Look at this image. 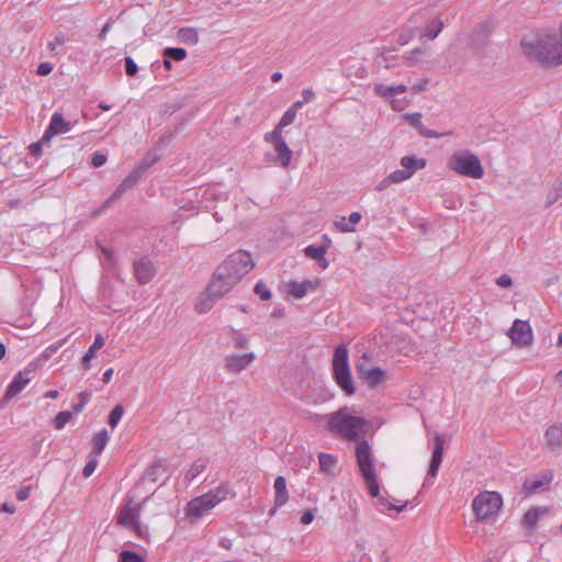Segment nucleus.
<instances>
[{
    "mask_svg": "<svg viewBox=\"0 0 562 562\" xmlns=\"http://www.w3.org/2000/svg\"><path fill=\"white\" fill-rule=\"evenodd\" d=\"M524 54L542 66H562V21L558 33H541L524 37Z\"/></svg>",
    "mask_w": 562,
    "mask_h": 562,
    "instance_id": "1",
    "label": "nucleus"
},
{
    "mask_svg": "<svg viewBox=\"0 0 562 562\" xmlns=\"http://www.w3.org/2000/svg\"><path fill=\"white\" fill-rule=\"evenodd\" d=\"M254 268L255 262L250 252L240 249L218 265L212 278L229 292Z\"/></svg>",
    "mask_w": 562,
    "mask_h": 562,
    "instance_id": "2",
    "label": "nucleus"
},
{
    "mask_svg": "<svg viewBox=\"0 0 562 562\" xmlns=\"http://www.w3.org/2000/svg\"><path fill=\"white\" fill-rule=\"evenodd\" d=\"M327 429L334 435L347 440H356L362 436L368 427V420L352 414V408L344 406L326 416Z\"/></svg>",
    "mask_w": 562,
    "mask_h": 562,
    "instance_id": "3",
    "label": "nucleus"
},
{
    "mask_svg": "<svg viewBox=\"0 0 562 562\" xmlns=\"http://www.w3.org/2000/svg\"><path fill=\"white\" fill-rule=\"evenodd\" d=\"M235 495L236 494L231 486L227 483H223L216 488L192 498L187 505L186 515L189 518L196 520L213 509L221 502L227 498H234Z\"/></svg>",
    "mask_w": 562,
    "mask_h": 562,
    "instance_id": "4",
    "label": "nucleus"
},
{
    "mask_svg": "<svg viewBox=\"0 0 562 562\" xmlns=\"http://www.w3.org/2000/svg\"><path fill=\"white\" fill-rule=\"evenodd\" d=\"M447 167L457 175L472 179H481L484 176L480 158L468 149L452 153L447 159Z\"/></svg>",
    "mask_w": 562,
    "mask_h": 562,
    "instance_id": "5",
    "label": "nucleus"
},
{
    "mask_svg": "<svg viewBox=\"0 0 562 562\" xmlns=\"http://www.w3.org/2000/svg\"><path fill=\"white\" fill-rule=\"evenodd\" d=\"M356 459L369 494L372 497H378L380 493V485L373 463L371 447L367 440H361L357 443Z\"/></svg>",
    "mask_w": 562,
    "mask_h": 562,
    "instance_id": "6",
    "label": "nucleus"
},
{
    "mask_svg": "<svg viewBox=\"0 0 562 562\" xmlns=\"http://www.w3.org/2000/svg\"><path fill=\"white\" fill-rule=\"evenodd\" d=\"M333 376L338 386L347 394L353 395L356 387L349 367V351L345 345H339L335 348L331 361Z\"/></svg>",
    "mask_w": 562,
    "mask_h": 562,
    "instance_id": "7",
    "label": "nucleus"
},
{
    "mask_svg": "<svg viewBox=\"0 0 562 562\" xmlns=\"http://www.w3.org/2000/svg\"><path fill=\"white\" fill-rule=\"evenodd\" d=\"M503 507V497L493 491L480 492L472 501V509L480 522L493 520Z\"/></svg>",
    "mask_w": 562,
    "mask_h": 562,
    "instance_id": "8",
    "label": "nucleus"
},
{
    "mask_svg": "<svg viewBox=\"0 0 562 562\" xmlns=\"http://www.w3.org/2000/svg\"><path fill=\"white\" fill-rule=\"evenodd\" d=\"M148 499L149 497H145L142 502L135 504L134 499L128 497L119 508L116 522L125 528L133 529L138 536H140V513Z\"/></svg>",
    "mask_w": 562,
    "mask_h": 562,
    "instance_id": "9",
    "label": "nucleus"
},
{
    "mask_svg": "<svg viewBox=\"0 0 562 562\" xmlns=\"http://www.w3.org/2000/svg\"><path fill=\"white\" fill-rule=\"evenodd\" d=\"M155 162V160L143 161L138 164L127 177L116 187L114 192L108 198L99 211L95 214H100L105 209L110 207L116 200H119L127 190L133 189L138 181L142 179V176L146 172V170Z\"/></svg>",
    "mask_w": 562,
    "mask_h": 562,
    "instance_id": "10",
    "label": "nucleus"
},
{
    "mask_svg": "<svg viewBox=\"0 0 562 562\" xmlns=\"http://www.w3.org/2000/svg\"><path fill=\"white\" fill-rule=\"evenodd\" d=\"M227 293L228 291L224 290L223 285L212 278L206 289L198 296L194 310L199 314L207 313Z\"/></svg>",
    "mask_w": 562,
    "mask_h": 562,
    "instance_id": "11",
    "label": "nucleus"
},
{
    "mask_svg": "<svg viewBox=\"0 0 562 562\" xmlns=\"http://www.w3.org/2000/svg\"><path fill=\"white\" fill-rule=\"evenodd\" d=\"M513 345L518 348L529 347L533 341V334L530 324L527 321L515 319L507 331Z\"/></svg>",
    "mask_w": 562,
    "mask_h": 562,
    "instance_id": "12",
    "label": "nucleus"
},
{
    "mask_svg": "<svg viewBox=\"0 0 562 562\" xmlns=\"http://www.w3.org/2000/svg\"><path fill=\"white\" fill-rule=\"evenodd\" d=\"M33 374L34 368L32 366H29L24 370L18 372L8 385L3 401L9 402L21 393L33 379Z\"/></svg>",
    "mask_w": 562,
    "mask_h": 562,
    "instance_id": "13",
    "label": "nucleus"
},
{
    "mask_svg": "<svg viewBox=\"0 0 562 562\" xmlns=\"http://www.w3.org/2000/svg\"><path fill=\"white\" fill-rule=\"evenodd\" d=\"M373 91L375 94L387 100L393 110L401 111L404 109L402 100L395 99L394 95L405 93L407 91L405 85L385 86L383 83H375Z\"/></svg>",
    "mask_w": 562,
    "mask_h": 562,
    "instance_id": "14",
    "label": "nucleus"
},
{
    "mask_svg": "<svg viewBox=\"0 0 562 562\" xmlns=\"http://www.w3.org/2000/svg\"><path fill=\"white\" fill-rule=\"evenodd\" d=\"M77 121H69L60 112H54L50 122L43 135V140H49L52 137L66 134L71 131Z\"/></svg>",
    "mask_w": 562,
    "mask_h": 562,
    "instance_id": "15",
    "label": "nucleus"
},
{
    "mask_svg": "<svg viewBox=\"0 0 562 562\" xmlns=\"http://www.w3.org/2000/svg\"><path fill=\"white\" fill-rule=\"evenodd\" d=\"M256 359L254 352L244 355H227L225 357V369L231 373H239L247 369Z\"/></svg>",
    "mask_w": 562,
    "mask_h": 562,
    "instance_id": "16",
    "label": "nucleus"
},
{
    "mask_svg": "<svg viewBox=\"0 0 562 562\" xmlns=\"http://www.w3.org/2000/svg\"><path fill=\"white\" fill-rule=\"evenodd\" d=\"M134 274L139 284H147L155 277L156 269L151 260L143 257L134 262Z\"/></svg>",
    "mask_w": 562,
    "mask_h": 562,
    "instance_id": "17",
    "label": "nucleus"
},
{
    "mask_svg": "<svg viewBox=\"0 0 562 562\" xmlns=\"http://www.w3.org/2000/svg\"><path fill=\"white\" fill-rule=\"evenodd\" d=\"M553 476L551 472H542L524 481L522 490L527 495L535 494L541 488L548 486Z\"/></svg>",
    "mask_w": 562,
    "mask_h": 562,
    "instance_id": "18",
    "label": "nucleus"
},
{
    "mask_svg": "<svg viewBox=\"0 0 562 562\" xmlns=\"http://www.w3.org/2000/svg\"><path fill=\"white\" fill-rule=\"evenodd\" d=\"M273 488H274V505L269 510V516H273L277 513L278 508L285 505L289 501V493L286 490V481L283 476L276 477L274 483H273Z\"/></svg>",
    "mask_w": 562,
    "mask_h": 562,
    "instance_id": "19",
    "label": "nucleus"
},
{
    "mask_svg": "<svg viewBox=\"0 0 562 562\" xmlns=\"http://www.w3.org/2000/svg\"><path fill=\"white\" fill-rule=\"evenodd\" d=\"M443 442L445 439L441 435H437L435 439V449L432 451L429 469L427 475L430 477H436L439 467L442 461L443 454Z\"/></svg>",
    "mask_w": 562,
    "mask_h": 562,
    "instance_id": "20",
    "label": "nucleus"
},
{
    "mask_svg": "<svg viewBox=\"0 0 562 562\" xmlns=\"http://www.w3.org/2000/svg\"><path fill=\"white\" fill-rule=\"evenodd\" d=\"M406 120L424 137L439 138V137L443 136L442 133H438V132H435L432 130H429V128L425 127L423 122H422V114L419 112L407 114L406 115Z\"/></svg>",
    "mask_w": 562,
    "mask_h": 562,
    "instance_id": "21",
    "label": "nucleus"
},
{
    "mask_svg": "<svg viewBox=\"0 0 562 562\" xmlns=\"http://www.w3.org/2000/svg\"><path fill=\"white\" fill-rule=\"evenodd\" d=\"M276 157L272 161L282 168H288L291 164L293 151L288 146L286 142L273 145Z\"/></svg>",
    "mask_w": 562,
    "mask_h": 562,
    "instance_id": "22",
    "label": "nucleus"
},
{
    "mask_svg": "<svg viewBox=\"0 0 562 562\" xmlns=\"http://www.w3.org/2000/svg\"><path fill=\"white\" fill-rule=\"evenodd\" d=\"M548 513V507L533 506L525 513L521 519V526L527 529H532L538 524L539 518L543 515H547Z\"/></svg>",
    "mask_w": 562,
    "mask_h": 562,
    "instance_id": "23",
    "label": "nucleus"
},
{
    "mask_svg": "<svg viewBox=\"0 0 562 562\" xmlns=\"http://www.w3.org/2000/svg\"><path fill=\"white\" fill-rule=\"evenodd\" d=\"M362 215L359 212H352L348 220L342 216L340 220L335 221L334 225L340 233H352L356 231L355 226L361 221Z\"/></svg>",
    "mask_w": 562,
    "mask_h": 562,
    "instance_id": "24",
    "label": "nucleus"
},
{
    "mask_svg": "<svg viewBox=\"0 0 562 562\" xmlns=\"http://www.w3.org/2000/svg\"><path fill=\"white\" fill-rule=\"evenodd\" d=\"M104 337L98 334L94 338L93 344L89 347V349L81 359V366L86 371H88L91 368V360L95 357V352L100 350L104 346Z\"/></svg>",
    "mask_w": 562,
    "mask_h": 562,
    "instance_id": "25",
    "label": "nucleus"
},
{
    "mask_svg": "<svg viewBox=\"0 0 562 562\" xmlns=\"http://www.w3.org/2000/svg\"><path fill=\"white\" fill-rule=\"evenodd\" d=\"M318 285V281H310V280H305L303 282H291L289 283V293L294 296L295 299H301L303 297L304 295H306V293L308 292V290H315Z\"/></svg>",
    "mask_w": 562,
    "mask_h": 562,
    "instance_id": "26",
    "label": "nucleus"
},
{
    "mask_svg": "<svg viewBox=\"0 0 562 562\" xmlns=\"http://www.w3.org/2000/svg\"><path fill=\"white\" fill-rule=\"evenodd\" d=\"M319 471L327 476H335L337 458L330 453L321 452L318 454Z\"/></svg>",
    "mask_w": 562,
    "mask_h": 562,
    "instance_id": "27",
    "label": "nucleus"
},
{
    "mask_svg": "<svg viewBox=\"0 0 562 562\" xmlns=\"http://www.w3.org/2000/svg\"><path fill=\"white\" fill-rule=\"evenodd\" d=\"M547 445L551 449H555L562 446V424H555L550 426L544 434Z\"/></svg>",
    "mask_w": 562,
    "mask_h": 562,
    "instance_id": "28",
    "label": "nucleus"
},
{
    "mask_svg": "<svg viewBox=\"0 0 562 562\" xmlns=\"http://www.w3.org/2000/svg\"><path fill=\"white\" fill-rule=\"evenodd\" d=\"M401 166L409 172V176L413 177V175L420 169H424L426 167V159L425 158H417L416 156H404L401 158L400 161Z\"/></svg>",
    "mask_w": 562,
    "mask_h": 562,
    "instance_id": "29",
    "label": "nucleus"
},
{
    "mask_svg": "<svg viewBox=\"0 0 562 562\" xmlns=\"http://www.w3.org/2000/svg\"><path fill=\"white\" fill-rule=\"evenodd\" d=\"M443 21L439 18L431 20L420 33V40H435L443 29Z\"/></svg>",
    "mask_w": 562,
    "mask_h": 562,
    "instance_id": "30",
    "label": "nucleus"
},
{
    "mask_svg": "<svg viewBox=\"0 0 562 562\" xmlns=\"http://www.w3.org/2000/svg\"><path fill=\"white\" fill-rule=\"evenodd\" d=\"M324 244L316 246V245H310L304 249L305 255L314 260L323 259V256L327 252V249L330 246V239L324 235L323 236Z\"/></svg>",
    "mask_w": 562,
    "mask_h": 562,
    "instance_id": "31",
    "label": "nucleus"
},
{
    "mask_svg": "<svg viewBox=\"0 0 562 562\" xmlns=\"http://www.w3.org/2000/svg\"><path fill=\"white\" fill-rule=\"evenodd\" d=\"M363 378L370 387H375L382 382L384 372L378 367L371 368L363 372Z\"/></svg>",
    "mask_w": 562,
    "mask_h": 562,
    "instance_id": "32",
    "label": "nucleus"
},
{
    "mask_svg": "<svg viewBox=\"0 0 562 562\" xmlns=\"http://www.w3.org/2000/svg\"><path fill=\"white\" fill-rule=\"evenodd\" d=\"M206 464H207L206 459L200 458V459L195 460L191 464L190 469L187 471L186 479L190 482L193 481L200 473H202L205 470Z\"/></svg>",
    "mask_w": 562,
    "mask_h": 562,
    "instance_id": "33",
    "label": "nucleus"
},
{
    "mask_svg": "<svg viewBox=\"0 0 562 562\" xmlns=\"http://www.w3.org/2000/svg\"><path fill=\"white\" fill-rule=\"evenodd\" d=\"M109 441V434L106 429L100 430L93 439V452L101 454Z\"/></svg>",
    "mask_w": 562,
    "mask_h": 562,
    "instance_id": "34",
    "label": "nucleus"
},
{
    "mask_svg": "<svg viewBox=\"0 0 562 562\" xmlns=\"http://www.w3.org/2000/svg\"><path fill=\"white\" fill-rule=\"evenodd\" d=\"M284 127H280L279 124H277V126L273 128V131L271 132H268L265 134L263 136V139L266 143H269V144H280V143H284L285 139L282 135V131H283Z\"/></svg>",
    "mask_w": 562,
    "mask_h": 562,
    "instance_id": "35",
    "label": "nucleus"
},
{
    "mask_svg": "<svg viewBox=\"0 0 562 562\" xmlns=\"http://www.w3.org/2000/svg\"><path fill=\"white\" fill-rule=\"evenodd\" d=\"M71 418H72V413L70 411L59 412L55 416V418L53 420V425L57 430H61L67 425V423L70 422Z\"/></svg>",
    "mask_w": 562,
    "mask_h": 562,
    "instance_id": "36",
    "label": "nucleus"
},
{
    "mask_svg": "<svg viewBox=\"0 0 562 562\" xmlns=\"http://www.w3.org/2000/svg\"><path fill=\"white\" fill-rule=\"evenodd\" d=\"M164 56L177 61H181L187 57V50L181 47H168L164 50Z\"/></svg>",
    "mask_w": 562,
    "mask_h": 562,
    "instance_id": "37",
    "label": "nucleus"
},
{
    "mask_svg": "<svg viewBox=\"0 0 562 562\" xmlns=\"http://www.w3.org/2000/svg\"><path fill=\"white\" fill-rule=\"evenodd\" d=\"M124 414V407L121 404L114 406L109 415V425L111 428H115L120 423L122 416Z\"/></svg>",
    "mask_w": 562,
    "mask_h": 562,
    "instance_id": "38",
    "label": "nucleus"
},
{
    "mask_svg": "<svg viewBox=\"0 0 562 562\" xmlns=\"http://www.w3.org/2000/svg\"><path fill=\"white\" fill-rule=\"evenodd\" d=\"M181 38L189 44H196L199 41L198 32L194 29L187 27L179 31Z\"/></svg>",
    "mask_w": 562,
    "mask_h": 562,
    "instance_id": "39",
    "label": "nucleus"
},
{
    "mask_svg": "<svg viewBox=\"0 0 562 562\" xmlns=\"http://www.w3.org/2000/svg\"><path fill=\"white\" fill-rule=\"evenodd\" d=\"M254 292L260 296L261 300L267 301L271 299V291L265 282L258 281L254 288Z\"/></svg>",
    "mask_w": 562,
    "mask_h": 562,
    "instance_id": "40",
    "label": "nucleus"
},
{
    "mask_svg": "<svg viewBox=\"0 0 562 562\" xmlns=\"http://www.w3.org/2000/svg\"><path fill=\"white\" fill-rule=\"evenodd\" d=\"M91 395L92 394L90 391L80 392L78 395L79 403H77L72 406L74 411L76 413H80L85 408V406L88 404V402L90 401Z\"/></svg>",
    "mask_w": 562,
    "mask_h": 562,
    "instance_id": "41",
    "label": "nucleus"
},
{
    "mask_svg": "<svg viewBox=\"0 0 562 562\" xmlns=\"http://www.w3.org/2000/svg\"><path fill=\"white\" fill-rule=\"evenodd\" d=\"M120 562H144V559L134 551L124 550L120 554Z\"/></svg>",
    "mask_w": 562,
    "mask_h": 562,
    "instance_id": "42",
    "label": "nucleus"
},
{
    "mask_svg": "<svg viewBox=\"0 0 562 562\" xmlns=\"http://www.w3.org/2000/svg\"><path fill=\"white\" fill-rule=\"evenodd\" d=\"M411 178L409 172L403 169H397L389 175V180H392L393 183H398Z\"/></svg>",
    "mask_w": 562,
    "mask_h": 562,
    "instance_id": "43",
    "label": "nucleus"
},
{
    "mask_svg": "<svg viewBox=\"0 0 562 562\" xmlns=\"http://www.w3.org/2000/svg\"><path fill=\"white\" fill-rule=\"evenodd\" d=\"M234 346L237 349H245L248 347V338L239 330H234Z\"/></svg>",
    "mask_w": 562,
    "mask_h": 562,
    "instance_id": "44",
    "label": "nucleus"
},
{
    "mask_svg": "<svg viewBox=\"0 0 562 562\" xmlns=\"http://www.w3.org/2000/svg\"><path fill=\"white\" fill-rule=\"evenodd\" d=\"M296 117V113L294 111V109H288L283 115L281 116L280 121H279V125L280 127H286L288 125L292 124L294 122Z\"/></svg>",
    "mask_w": 562,
    "mask_h": 562,
    "instance_id": "45",
    "label": "nucleus"
},
{
    "mask_svg": "<svg viewBox=\"0 0 562 562\" xmlns=\"http://www.w3.org/2000/svg\"><path fill=\"white\" fill-rule=\"evenodd\" d=\"M125 71L128 76H135L138 71V67L134 59L130 56L125 57Z\"/></svg>",
    "mask_w": 562,
    "mask_h": 562,
    "instance_id": "46",
    "label": "nucleus"
},
{
    "mask_svg": "<svg viewBox=\"0 0 562 562\" xmlns=\"http://www.w3.org/2000/svg\"><path fill=\"white\" fill-rule=\"evenodd\" d=\"M106 162V156L102 153H94L91 158V164L93 167L99 168Z\"/></svg>",
    "mask_w": 562,
    "mask_h": 562,
    "instance_id": "47",
    "label": "nucleus"
},
{
    "mask_svg": "<svg viewBox=\"0 0 562 562\" xmlns=\"http://www.w3.org/2000/svg\"><path fill=\"white\" fill-rule=\"evenodd\" d=\"M379 504L382 506H385L387 509H394L396 512H402L407 506V502L403 503L402 505H400V504L395 505L393 503L387 502L384 498H380Z\"/></svg>",
    "mask_w": 562,
    "mask_h": 562,
    "instance_id": "48",
    "label": "nucleus"
},
{
    "mask_svg": "<svg viewBox=\"0 0 562 562\" xmlns=\"http://www.w3.org/2000/svg\"><path fill=\"white\" fill-rule=\"evenodd\" d=\"M65 42H66L65 36H63V35L55 36L53 41L48 42L47 48L50 53H55L56 48L59 45H63Z\"/></svg>",
    "mask_w": 562,
    "mask_h": 562,
    "instance_id": "49",
    "label": "nucleus"
},
{
    "mask_svg": "<svg viewBox=\"0 0 562 562\" xmlns=\"http://www.w3.org/2000/svg\"><path fill=\"white\" fill-rule=\"evenodd\" d=\"M97 465H98L97 459H91L90 461H88L82 470V475L85 477H89L94 472Z\"/></svg>",
    "mask_w": 562,
    "mask_h": 562,
    "instance_id": "50",
    "label": "nucleus"
},
{
    "mask_svg": "<svg viewBox=\"0 0 562 562\" xmlns=\"http://www.w3.org/2000/svg\"><path fill=\"white\" fill-rule=\"evenodd\" d=\"M496 284L501 288H510L513 285V280L510 276L504 273L497 278Z\"/></svg>",
    "mask_w": 562,
    "mask_h": 562,
    "instance_id": "51",
    "label": "nucleus"
},
{
    "mask_svg": "<svg viewBox=\"0 0 562 562\" xmlns=\"http://www.w3.org/2000/svg\"><path fill=\"white\" fill-rule=\"evenodd\" d=\"M53 71V65L50 63H41L38 66H37V75H41V76H47L49 75L50 72Z\"/></svg>",
    "mask_w": 562,
    "mask_h": 562,
    "instance_id": "52",
    "label": "nucleus"
},
{
    "mask_svg": "<svg viewBox=\"0 0 562 562\" xmlns=\"http://www.w3.org/2000/svg\"><path fill=\"white\" fill-rule=\"evenodd\" d=\"M160 469V465L158 464H153L145 473V476L144 479L145 480H150L151 482H156L157 477H156V474L157 472L159 471Z\"/></svg>",
    "mask_w": 562,
    "mask_h": 562,
    "instance_id": "53",
    "label": "nucleus"
},
{
    "mask_svg": "<svg viewBox=\"0 0 562 562\" xmlns=\"http://www.w3.org/2000/svg\"><path fill=\"white\" fill-rule=\"evenodd\" d=\"M315 512H316V509L305 510L301 517V522L303 525H310L314 520Z\"/></svg>",
    "mask_w": 562,
    "mask_h": 562,
    "instance_id": "54",
    "label": "nucleus"
},
{
    "mask_svg": "<svg viewBox=\"0 0 562 562\" xmlns=\"http://www.w3.org/2000/svg\"><path fill=\"white\" fill-rule=\"evenodd\" d=\"M30 493H31V487H30V486H23V487H21V488L16 492V498H18L20 502H23V501H25V499H27V498H29Z\"/></svg>",
    "mask_w": 562,
    "mask_h": 562,
    "instance_id": "55",
    "label": "nucleus"
},
{
    "mask_svg": "<svg viewBox=\"0 0 562 562\" xmlns=\"http://www.w3.org/2000/svg\"><path fill=\"white\" fill-rule=\"evenodd\" d=\"M44 142H45V140H43V138H42L40 142H37V143H33V144L30 146V151H31V154H32V155H34V156H38V155H41V153H42V148H43V143H44Z\"/></svg>",
    "mask_w": 562,
    "mask_h": 562,
    "instance_id": "56",
    "label": "nucleus"
},
{
    "mask_svg": "<svg viewBox=\"0 0 562 562\" xmlns=\"http://www.w3.org/2000/svg\"><path fill=\"white\" fill-rule=\"evenodd\" d=\"M65 340L66 339H61L60 341L58 342H55L50 346H48L46 349H45V353L47 356L52 355V353H55L64 344H65Z\"/></svg>",
    "mask_w": 562,
    "mask_h": 562,
    "instance_id": "57",
    "label": "nucleus"
},
{
    "mask_svg": "<svg viewBox=\"0 0 562 562\" xmlns=\"http://www.w3.org/2000/svg\"><path fill=\"white\" fill-rule=\"evenodd\" d=\"M425 54V50L423 48H415L409 53L408 60L411 63L418 61V56Z\"/></svg>",
    "mask_w": 562,
    "mask_h": 562,
    "instance_id": "58",
    "label": "nucleus"
},
{
    "mask_svg": "<svg viewBox=\"0 0 562 562\" xmlns=\"http://www.w3.org/2000/svg\"><path fill=\"white\" fill-rule=\"evenodd\" d=\"M302 98V100L308 103L315 99V92L312 89H303Z\"/></svg>",
    "mask_w": 562,
    "mask_h": 562,
    "instance_id": "59",
    "label": "nucleus"
},
{
    "mask_svg": "<svg viewBox=\"0 0 562 562\" xmlns=\"http://www.w3.org/2000/svg\"><path fill=\"white\" fill-rule=\"evenodd\" d=\"M1 509H2V512L8 513V514H13L16 510L15 506L13 504H9V503H3L1 506Z\"/></svg>",
    "mask_w": 562,
    "mask_h": 562,
    "instance_id": "60",
    "label": "nucleus"
},
{
    "mask_svg": "<svg viewBox=\"0 0 562 562\" xmlns=\"http://www.w3.org/2000/svg\"><path fill=\"white\" fill-rule=\"evenodd\" d=\"M426 85H427V81H423V82H419V83H416L412 87V90L415 92V93H418V92H422L426 89Z\"/></svg>",
    "mask_w": 562,
    "mask_h": 562,
    "instance_id": "61",
    "label": "nucleus"
},
{
    "mask_svg": "<svg viewBox=\"0 0 562 562\" xmlns=\"http://www.w3.org/2000/svg\"><path fill=\"white\" fill-rule=\"evenodd\" d=\"M391 183H393L392 180H389V176L383 179L379 184H378V190L381 191V190H384L385 188H387Z\"/></svg>",
    "mask_w": 562,
    "mask_h": 562,
    "instance_id": "62",
    "label": "nucleus"
},
{
    "mask_svg": "<svg viewBox=\"0 0 562 562\" xmlns=\"http://www.w3.org/2000/svg\"><path fill=\"white\" fill-rule=\"evenodd\" d=\"M110 26H111V22H110V21H109V22H106V23L103 25V27L101 29L100 34H99V37H100L101 40H104V38H105L106 33H108V32H109V30H110Z\"/></svg>",
    "mask_w": 562,
    "mask_h": 562,
    "instance_id": "63",
    "label": "nucleus"
},
{
    "mask_svg": "<svg viewBox=\"0 0 562 562\" xmlns=\"http://www.w3.org/2000/svg\"><path fill=\"white\" fill-rule=\"evenodd\" d=\"M112 374H113V369H112V368H109V369H108V370H105V372L103 373L102 381H103L104 383H109V382L111 381Z\"/></svg>",
    "mask_w": 562,
    "mask_h": 562,
    "instance_id": "64",
    "label": "nucleus"
}]
</instances>
